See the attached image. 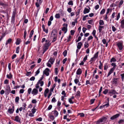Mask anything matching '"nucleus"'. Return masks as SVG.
<instances>
[{"label": "nucleus", "instance_id": "obj_1", "mask_svg": "<svg viewBox=\"0 0 124 124\" xmlns=\"http://www.w3.org/2000/svg\"><path fill=\"white\" fill-rule=\"evenodd\" d=\"M107 121V118L106 117H103L96 121V124H103Z\"/></svg>", "mask_w": 124, "mask_h": 124}, {"label": "nucleus", "instance_id": "obj_2", "mask_svg": "<svg viewBox=\"0 0 124 124\" xmlns=\"http://www.w3.org/2000/svg\"><path fill=\"white\" fill-rule=\"evenodd\" d=\"M111 65L113 67L110 69V70L108 72L107 77H108L114 71L115 68H116V65L115 63H112L111 64Z\"/></svg>", "mask_w": 124, "mask_h": 124}, {"label": "nucleus", "instance_id": "obj_3", "mask_svg": "<svg viewBox=\"0 0 124 124\" xmlns=\"http://www.w3.org/2000/svg\"><path fill=\"white\" fill-rule=\"evenodd\" d=\"M116 45L120 50H121L122 49L123 46V43L122 41L117 42Z\"/></svg>", "mask_w": 124, "mask_h": 124}, {"label": "nucleus", "instance_id": "obj_4", "mask_svg": "<svg viewBox=\"0 0 124 124\" xmlns=\"http://www.w3.org/2000/svg\"><path fill=\"white\" fill-rule=\"evenodd\" d=\"M57 33V30L56 29H53L52 31V33L51 36V38L54 37L56 36H57L56 35Z\"/></svg>", "mask_w": 124, "mask_h": 124}, {"label": "nucleus", "instance_id": "obj_5", "mask_svg": "<svg viewBox=\"0 0 124 124\" xmlns=\"http://www.w3.org/2000/svg\"><path fill=\"white\" fill-rule=\"evenodd\" d=\"M65 25V27H63L62 29V30L64 31V33H65L67 32V27L68 26V24H63V25L64 26Z\"/></svg>", "mask_w": 124, "mask_h": 124}, {"label": "nucleus", "instance_id": "obj_6", "mask_svg": "<svg viewBox=\"0 0 124 124\" xmlns=\"http://www.w3.org/2000/svg\"><path fill=\"white\" fill-rule=\"evenodd\" d=\"M50 70L48 68H46L43 71L44 74H45L46 76H48L49 74V71Z\"/></svg>", "mask_w": 124, "mask_h": 124}, {"label": "nucleus", "instance_id": "obj_7", "mask_svg": "<svg viewBox=\"0 0 124 124\" xmlns=\"http://www.w3.org/2000/svg\"><path fill=\"white\" fill-rule=\"evenodd\" d=\"M14 107L13 106L11 108H9L8 110V112L10 114H12L13 112L14 111Z\"/></svg>", "mask_w": 124, "mask_h": 124}, {"label": "nucleus", "instance_id": "obj_8", "mask_svg": "<svg viewBox=\"0 0 124 124\" xmlns=\"http://www.w3.org/2000/svg\"><path fill=\"white\" fill-rule=\"evenodd\" d=\"M37 2L36 3L35 5L37 8H38L39 6V4H41L43 2V0H37Z\"/></svg>", "mask_w": 124, "mask_h": 124}, {"label": "nucleus", "instance_id": "obj_9", "mask_svg": "<svg viewBox=\"0 0 124 124\" xmlns=\"http://www.w3.org/2000/svg\"><path fill=\"white\" fill-rule=\"evenodd\" d=\"M11 92V89L9 86H8L6 88L5 92L7 94H9Z\"/></svg>", "mask_w": 124, "mask_h": 124}, {"label": "nucleus", "instance_id": "obj_10", "mask_svg": "<svg viewBox=\"0 0 124 124\" xmlns=\"http://www.w3.org/2000/svg\"><path fill=\"white\" fill-rule=\"evenodd\" d=\"M119 116L120 114H117L111 117L110 119L111 120H114V119L118 117Z\"/></svg>", "mask_w": 124, "mask_h": 124}, {"label": "nucleus", "instance_id": "obj_11", "mask_svg": "<svg viewBox=\"0 0 124 124\" xmlns=\"http://www.w3.org/2000/svg\"><path fill=\"white\" fill-rule=\"evenodd\" d=\"M38 92V90L36 88H34L32 90L31 93L34 95H36Z\"/></svg>", "mask_w": 124, "mask_h": 124}, {"label": "nucleus", "instance_id": "obj_12", "mask_svg": "<svg viewBox=\"0 0 124 124\" xmlns=\"http://www.w3.org/2000/svg\"><path fill=\"white\" fill-rule=\"evenodd\" d=\"M49 40H46V43L44 44V46L48 47L51 44L49 43Z\"/></svg>", "mask_w": 124, "mask_h": 124}, {"label": "nucleus", "instance_id": "obj_13", "mask_svg": "<svg viewBox=\"0 0 124 124\" xmlns=\"http://www.w3.org/2000/svg\"><path fill=\"white\" fill-rule=\"evenodd\" d=\"M55 60V58L51 57L48 61V62H50L51 64H53V63Z\"/></svg>", "mask_w": 124, "mask_h": 124}, {"label": "nucleus", "instance_id": "obj_14", "mask_svg": "<svg viewBox=\"0 0 124 124\" xmlns=\"http://www.w3.org/2000/svg\"><path fill=\"white\" fill-rule=\"evenodd\" d=\"M118 79V78H114L113 80V84L117 85V81Z\"/></svg>", "mask_w": 124, "mask_h": 124}, {"label": "nucleus", "instance_id": "obj_15", "mask_svg": "<svg viewBox=\"0 0 124 124\" xmlns=\"http://www.w3.org/2000/svg\"><path fill=\"white\" fill-rule=\"evenodd\" d=\"M120 27L122 29L124 28V19L122 20L120 22Z\"/></svg>", "mask_w": 124, "mask_h": 124}, {"label": "nucleus", "instance_id": "obj_16", "mask_svg": "<svg viewBox=\"0 0 124 124\" xmlns=\"http://www.w3.org/2000/svg\"><path fill=\"white\" fill-rule=\"evenodd\" d=\"M109 93L110 94L111 93L114 94H115L116 93H117L116 92V91L115 90H111L109 92Z\"/></svg>", "mask_w": 124, "mask_h": 124}, {"label": "nucleus", "instance_id": "obj_17", "mask_svg": "<svg viewBox=\"0 0 124 124\" xmlns=\"http://www.w3.org/2000/svg\"><path fill=\"white\" fill-rule=\"evenodd\" d=\"M82 45V44L81 42L78 43L77 44V48L78 49H80Z\"/></svg>", "mask_w": 124, "mask_h": 124}, {"label": "nucleus", "instance_id": "obj_18", "mask_svg": "<svg viewBox=\"0 0 124 124\" xmlns=\"http://www.w3.org/2000/svg\"><path fill=\"white\" fill-rule=\"evenodd\" d=\"M82 73V70L80 68H79L77 70L76 72V74L77 75H79L81 74Z\"/></svg>", "mask_w": 124, "mask_h": 124}, {"label": "nucleus", "instance_id": "obj_19", "mask_svg": "<svg viewBox=\"0 0 124 124\" xmlns=\"http://www.w3.org/2000/svg\"><path fill=\"white\" fill-rule=\"evenodd\" d=\"M90 11L89 9L85 8L84 11V13L85 14L88 13Z\"/></svg>", "mask_w": 124, "mask_h": 124}, {"label": "nucleus", "instance_id": "obj_20", "mask_svg": "<svg viewBox=\"0 0 124 124\" xmlns=\"http://www.w3.org/2000/svg\"><path fill=\"white\" fill-rule=\"evenodd\" d=\"M52 112L54 113V115L55 116V117H57L58 116V112L55 110H54L52 111Z\"/></svg>", "mask_w": 124, "mask_h": 124}, {"label": "nucleus", "instance_id": "obj_21", "mask_svg": "<svg viewBox=\"0 0 124 124\" xmlns=\"http://www.w3.org/2000/svg\"><path fill=\"white\" fill-rule=\"evenodd\" d=\"M14 120L17 122H20V119L19 118L18 116H16L15 117V119H14Z\"/></svg>", "mask_w": 124, "mask_h": 124}, {"label": "nucleus", "instance_id": "obj_22", "mask_svg": "<svg viewBox=\"0 0 124 124\" xmlns=\"http://www.w3.org/2000/svg\"><path fill=\"white\" fill-rule=\"evenodd\" d=\"M12 40L10 38L8 39L6 42V45H7L8 43L10 44L12 42Z\"/></svg>", "mask_w": 124, "mask_h": 124}, {"label": "nucleus", "instance_id": "obj_23", "mask_svg": "<svg viewBox=\"0 0 124 124\" xmlns=\"http://www.w3.org/2000/svg\"><path fill=\"white\" fill-rule=\"evenodd\" d=\"M21 39H20L18 38L17 39V40L16 41V45H19L21 42Z\"/></svg>", "mask_w": 124, "mask_h": 124}, {"label": "nucleus", "instance_id": "obj_24", "mask_svg": "<svg viewBox=\"0 0 124 124\" xmlns=\"http://www.w3.org/2000/svg\"><path fill=\"white\" fill-rule=\"evenodd\" d=\"M99 24L100 25H102L104 24V21L101 20H100L99 21Z\"/></svg>", "mask_w": 124, "mask_h": 124}, {"label": "nucleus", "instance_id": "obj_25", "mask_svg": "<svg viewBox=\"0 0 124 124\" xmlns=\"http://www.w3.org/2000/svg\"><path fill=\"white\" fill-rule=\"evenodd\" d=\"M44 47L43 48V54L48 49V47L44 46Z\"/></svg>", "mask_w": 124, "mask_h": 124}, {"label": "nucleus", "instance_id": "obj_26", "mask_svg": "<svg viewBox=\"0 0 124 124\" xmlns=\"http://www.w3.org/2000/svg\"><path fill=\"white\" fill-rule=\"evenodd\" d=\"M7 78L9 79H11L12 77V75L11 74V73H9V75L7 74Z\"/></svg>", "mask_w": 124, "mask_h": 124}, {"label": "nucleus", "instance_id": "obj_27", "mask_svg": "<svg viewBox=\"0 0 124 124\" xmlns=\"http://www.w3.org/2000/svg\"><path fill=\"white\" fill-rule=\"evenodd\" d=\"M99 52H97L94 55L93 58H94L96 59L98 57Z\"/></svg>", "mask_w": 124, "mask_h": 124}, {"label": "nucleus", "instance_id": "obj_28", "mask_svg": "<svg viewBox=\"0 0 124 124\" xmlns=\"http://www.w3.org/2000/svg\"><path fill=\"white\" fill-rule=\"evenodd\" d=\"M103 27V26H99L98 30L99 31V32L100 33L101 32L102 30V29Z\"/></svg>", "mask_w": 124, "mask_h": 124}, {"label": "nucleus", "instance_id": "obj_29", "mask_svg": "<svg viewBox=\"0 0 124 124\" xmlns=\"http://www.w3.org/2000/svg\"><path fill=\"white\" fill-rule=\"evenodd\" d=\"M116 61L115 58L114 57L112 58L111 59L110 61V62H115Z\"/></svg>", "mask_w": 124, "mask_h": 124}, {"label": "nucleus", "instance_id": "obj_30", "mask_svg": "<svg viewBox=\"0 0 124 124\" xmlns=\"http://www.w3.org/2000/svg\"><path fill=\"white\" fill-rule=\"evenodd\" d=\"M40 70V68H39L35 72V76H36L40 72L39 70Z\"/></svg>", "mask_w": 124, "mask_h": 124}, {"label": "nucleus", "instance_id": "obj_31", "mask_svg": "<svg viewBox=\"0 0 124 124\" xmlns=\"http://www.w3.org/2000/svg\"><path fill=\"white\" fill-rule=\"evenodd\" d=\"M112 10V9L108 8L107 9V11L106 13V14H108L110 11V12H111Z\"/></svg>", "mask_w": 124, "mask_h": 124}, {"label": "nucleus", "instance_id": "obj_32", "mask_svg": "<svg viewBox=\"0 0 124 124\" xmlns=\"http://www.w3.org/2000/svg\"><path fill=\"white\" fill-rule=\"evenodd\" d=\"M26 34H27L26 31V30H25V31L24 32V36H23L25 40L26 39Z\"/></svg>", "mask_w": 124, "mask_h": 124}, {"label": "nucleus", "instance_id": "obj_33", "mask_svg": "<svg viewBox=\"0 0 124 124\" xmlns=\"http://www.w3.org/2000/svg\"><path fill=\"white\" fill-rule=\"evenodd\" d=\"M74 82L76 84H77L79 82V80L78 79L76 78L74 80Z\"/></svg>", "mask_w": 124, "mask_h": 124}, {"label": "nucleus", "instance_id": "obj_34", "mask_svg": "<svg viewBox=\"0 0 124 124\" xmlns=\"http://www.w3.org/2000/svg\"><path fill=\"white\" fill-rule=\"evenodd\" d=\"M19 97L17 96L16 97L15 99V102H18L19 100Z\"/></svg>", "mask_w": 124, "mask_h": 124}, {"label": "nucleus", "instance_id": "obj_35", "mask_svg": "<svg viewBox=\"0 0 124 124\" xmlns=\"http://www.w3.org/2000/svg\"><path fill=\"white\" fill-rule=\"evenodd\" d=\"M105 9L104 8L100 12V14L102 15L103 14L105 13Z\"/></svg>", "mask_w": 124, "mask_h": 124}, {"label": "nucleus", "instance_id": "obj_36", "mask_svg": "<svg viewBox=\"0 0 124 124\" xmlns=\"http://www.w3.org/2000/svg\"><path fill=\"white\" fill-rule=\"evenodd\" d=\"M53 38V39L52 41V42H54L56 40L57 38V36H55L52 37Z\"/></svg>", "mask_w": 124, "mask_h": 124}, {"label": "nucleus", "instance_id": "obj_37", "mask_svg": "<svg viewBox=\"0 0 124 124\" xmlns=\"http://www.w3.org/2000/svg\"><path fill=\"white\" fill-rule=\"evenodd\" d=\"M55 16L56 18L57 19H59L60 17V15L58 14H56L55 15Z\"/></svg>", "mask_w": 124, "mask_h": 124}, {"label": "nucleus", "instance_id": "obj_38", "mask_svg": "<svg viewBox=\"0 0 124 124\" xmlns=\"http://www.w3.org/2000/svg\"><path fill=\"white\" fill-rule=\"evenodd\" d=\"M67 53V50H65L63 52V54L64 57L66 56V55Z\"/></svg>", "mask_w": 124, "mask_h": 124}, {"label": "nucleus", "instance_id": "obj_39", "mask_svg": "<svg viewBox=\"0 0 124 124\" xmlns=\"http://www.w3.org/2000/svg\"><path fill=\"white\" fill-rule=\"evenodd\" d=\"M80 92L79 91H78L77 92L76 94L75 95V96H80Z\"/></svg>", "mask_w": 124, "mask_h": 124}, {"label": "nucleus", "instance_id": "obj_40", "mask_svg": "<svg viewBox=\"0 0 124 124\" xmlns=\"http://www.w3.org/2000/svg\"><path fill=\"white\" fill-rule=\"evenodd\" d=\"M62 94L63 95V96L65 97H66V94L65 92V91H63L62 93Z\"/></svg>", "mask_w": 124, "mask_h": 124}, {"label": "nucleus", "instance_id": "obj_41", "mask_svg": "<svg viewBox=\"0 0 124 124\" xmlns=\"http://www.w3.org/2000/svg\"><path fill=\"white\" fill-rule=\"evenodd\" d=\"M89 46V45L86 42H85V43L84 44V47L85 48H88Z\"/></svg>", "mask_w": 124, "mask_h": 124}, {"label": "nucleus", "instance_id": "obj_42", "mask_svg": "<svg viewBox=\"0 0 124 124\" xmlns=\"http://www.w3.org/2000/svg\"><path fill=\"white\" fill-rule=\"evenodd\" d=\"M78 115H80V116L81 117H84L85 116L84 114L83 113H79L78 114Z\"/></svg>", "mask_w": 124, "mask_h": 124}, {"label": "nucleus", "instance_id": "obj_43", "mask_svg": "<svg viewBox=\"0 0 124 124\" xmlns=\"http://www.w3.org/2000/svg\"><path fill=\"white\" fill-rule=\"evenodd\" d=\"M19 47L18 46L16 48V52L17 53H18L19 52Z\"/></svg>", "mask_w": 124, "mask_h": 124}, {"label": "nucleus", "instance_id": "obj_44", "mask_svg": "<svg viewBox=\"0 0 124 124\" xmlns=\"http://www.w3.org/2000/svg\"><path fill=\"white\" fill-rule=\"evenodd\" d=\"M108 102L107 103L104 105H103V107H104L106 106H107V107L109 106V99H108Z\"/></svg>", "mask_w": 124, "mask_h": 124}, {"label": "nucleus", "instance_id": "obj_45", "mask_svg": "<svg viewBox=\"0 0 124 124\" xmlns=\"http://www.w3.org/2000/svg\"><path fill=\"white\" fill-rule=\"evenodd\" d=\"M123 0H121L119 2V7L120 8L121 7V6L123 4Z\"/></svg>", "mask_w": 124, "mask_h": 124}, {"label": "nucleus", "instance_id": "obj_46", "mask_svg": "<svg viewBox=\"0 0 124 124\" xmlns=\"http://www.w3.org/2000/svg\"><path fill=\"white\" fill-rule=\"evenodd\" d=\"M16 10H14L13 11L12 16H16Z\"/></svg>", "mask_w": 124, "mask_h": 124}, {"label": "nucleus", "instance_id": "obj_47", "mask_svg": "<svg viewBox=\"0 0 124 124\" xmlns=\"http://www.w3.org/2000/svg\"><path fill=\"white\" fill-rule=\"evenodd\" d=\"M31 73V72H28L27 71V73L26 74V75L28 76H29Z\"/></svg>", "mask_w": 124, "mask_h": 124}, {"label": "nucleus", "instance_id": "obj_48", "mask_svg": "<svg viewBox=\"0 0 124 124\" xmlns=\"http://www.w3.org/2000/svg\"><path fill=\"white\" fill-rule=\"evenodd\" d=\"M112 31L114 32L116 30L115 27L114 26L112 25Z\"/></svg>", "mask_w": 124, "mask_h": 124}, {"label": "nucleus", "instance_id": "obj_49", "mask_svg": "<svg viewBox=\"0 0 124 124\" xmlns=\"http://www.w3.org/2000/svg\"><path fill=\"white\" fill-rule=\"evenodd\" d=\"M108 90L107 89H105V90L103 91V93L104 94H106L108 93Z\"/></svg>", "mask_w": 124, "mask_h": 124}, {"label": "nucleus", "instance_id": "obj_50", "mask_svg": "<svg viewBox=\"0 0 124 124\" xmlns=\"http://www.w3.org/2000/svg\"><path fill=\"white\" fill-rule=\"evenodd\" d=\"M68 4L69 5H71L72 6L73 5V2L72 1H69L68 3Z\"/></svg>", "mask_w": 124, "mask_h": 124}, {"label": "nucleus", "instance_id": "obj_51", "mask_svg": "<svg viewBox=\"0 0 124 124\" xmlns=\"http://www.w3.org/2000/svg\"><path fill=\"white\" fill-rule=\"evenodd\" d=\"M124 122V120L123 119L120 120L118 122L119 124H122Z\"/></svg>", "mask_w": 124, "mask_h": 124}, {"label": "nucleus", "instance_id": "obj_52", "mask_svg": "<svg viewBox=\"0 0 124 124\" xmlns=\"http://www.w3.org/2000/svg\"><path fill=\"white\" fill-rule=\"evenodd\" d=\"M32 89L31 88H29L28 90V93L29 94H30L31 93Z\"/></svg>", "mask_w": 124, "mask_h": 124}, {"label": "nucleus", "instance_id": "obj_53", "mask_svg": "<svg viewBox=\"0 0 124 124\" xmlns=\"http://www.w3.org/2000/svg\"><path fill=\"white\" fill-rule=\"evenodd\" d=\"M0 5L3 6H4L6 5V4L4 3L1 1H0Z\"/></svg>", "mask_w": 124, "mask_h": 124}, {"label": "nucleus", "instance_id": "obj_54", "mask_svg": "<svg viewBox=\"0 0 124 124\" xmlns=\"http://www.w3.org/2000/svg\"><path fill=\"white\" fill-rule=\"evenodd\" d=\"M93 37L92 36H89L87 40L88 41H89L90 40L93 39Z\"/></svg>", "mask_w": 124, "mask_h": 124}, {"label": "nucleus", "instance_id": "obj_55", "mask_svg": "<svg viewBox=\"0 0 124 124\" xmlns=\"http://www.w3.org/2000/svg\"><path fill=\"white\" fill-rule=\"evenodd\" d=\"M70 32L71 35H73L75 33V31L74 30H71L70 31Z\"/></svg>", "mask_w": 124, "mask_h": 124}, {"label": "nucleus", "instance_id": "obj_56", "mask_svg": "<svg viewBox=\"0 0 124 124\" xmlns=\"http://www.w3.org/2000/svg\"><path fill=\"white\" fill-rule=\"evenodd\" d=\"M52 105H50L48 108L47 110H50L52 108Z\"/></svg>", "mask_w": 124, "mask_h": 124}, {"label": "nucleus", "instance_id": "obj_57", "mask_svg": "<svg viewBox=\"0 0 124 124\" xmlns=\"http://www.w3.org/2000/svg\"><path fill=\"white\" fill-rule=\"evenodd\" d=\"M39 84L40 83L38 82L36 85V88H38L39 87Z\"/></svg>", "mask_w": 124, "mask_h": 124}, {"label": "nucleus", "instance_id": "obj_58", "mask_svg": "<svg viewBox=\"0 0 124 124\" xmlns=\"http://www.w3.org/2000/svg\"><path fill=\"white\" fill-rule=\"evenodd\" d=\"M96 32V31L95 30H94L93 31L92 34L94 36H96L95 33Z\"/></svg>", "mask_w": 124, "mask_h": 124}, {"label": "nucleus", "instance_id": "obj_59", "mask_svg": "<svg viewBox=\"0 0 124 124\" xmlns=\"http://www.w3.org/2000/svg\"><path fill=\"white\" fill-rule=\"evenodd\" d=\"M120 13H118L117 14V15L116 19V20H118L119 19V18H120Z\"/></svg>", "mask_w": 124, "mask_h": 124}, {"label": "nucleus", "instance_id": "obj_60", "mask_svg": "<svg viewBox=\"0 0 124 124\" xmlns=\"http://www.w3.org/2000/svg\"><path fill=\"white\" fill-rule=\"evenodd\" d=\"M49 92V90L48 88H46L45 91L44 93L47 94Z\"/></svg>", "mask_w": 124, "mask_h": 124}, {"label": "nucleus", "instance_id": "obj_61", "mask_svg": "<svg viewBox=\"0 0 124 124\" xmlns=\"http://www.w3.org/2000/svg\"><path fill=\"white\" fill-rule=\"evenodd\" d=\"M69 102L70 104H73L74 103V102L72 101V100L70 98H69Z\"/></svg>", "mask_w": 124, "mask_h": 124}, {"label": "nucleus", "instance_id": "obj_62", "mask_svg": "<svg viewBox=\"0 0 124 124\" xmlns=\"http://www.w3.org/2000/svg\"><path fill=\"white\" fill-rule=\"evenodd\" d=\"M93 20L92 19L89 20L88 21V22L89 24H92V23L93 22Z\"/></svg>", "mask_w": 124, "mask_h": 124}, {"label": "nucleus", "instance_id": "obj_63", "mask_svg": "<svg viewBox=\"0 0 124 124\" xmlns=\"http://www.w3.org/2000/svg\"><path fill=\"white\" fill-rule=\"evenodd\" d=\"M81 37L80 36H79L78 37V39L76 40V42H78L81 39Z\"/></svg>", "mask_w": 124, "mask_h": 124}, {"label": "nucleus", "instance_id": "obj_64", "mask_svg": "<svg viewBox=\"0 0 124 124\" xmlns=\"http://www.w3.org/2000/svg\"><path fill=\"white\" fill-rule=\"evenodd\" d=\"M37 102V101L35 99H33L32 100L31 102L33 103H36Z\"/></svg>", "mask_w": 124, "mask_h": 124}]
</instances>
